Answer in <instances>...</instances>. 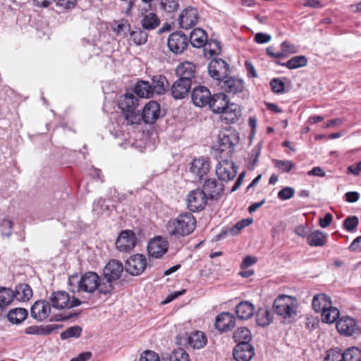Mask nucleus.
Returning a JSON list of instances; mask_svg holds the SVG:
<instances>
[{
    "label": "nucleus",
    "instance_id": "obj_23",
    "mask_svg": "<svg viewBox=\"0 0 361 361\" xmlns=\"http://www.w3.org/2000/svg\"><path fill=\"white\" fill-rule=\"evenodd\" d=\"M209 161L204 157H200L192 161L190 171L196 178L201 180L209 172Z\"/></svg>",
    "mask_w": 361,
    "mask_h": 361
},
{
    "label": "nucleus",
    "instance_id": "obj_62",
    "mask_svg": "<svg viewBox=\"0 0 361 361\" xmlns=\"http://www.w3.org/2000/svg\"><path fill=\"white\" fill-rule=\"evenodd\" d=\"M271 39V37L270 35L263 33V32H258L255 36V40L259 44H264L267 42H269Z\"/></svg>",
    "mask_w": 361,
    "mask_h": 361
},
{
    "label": "nucleus",
    "instance_id": "obj_31",
    "mask_svg": "<svg viewBox=\"0 0 361 361\" xmlns=\"http://www.w3.org/2000/svg\"><path fill=\"white\" fill-rule=\"evenodd\" d=\"M63 327L61 324H49L47 326H30L25 329V333L29 335H49Z\"/></svg>",
    "mask_w": 361,
    "mask_h": 361
},
{
    "label": "nucleus",
    "instance_id": "obj_53",
    "mask_svg": "<svg viewBox=\"0 0 361 361\" xmlns=\"http://www.w3.org/2000/svg\"><path fill=\"white\" fill-rule=\"evenodd\" d=\"M161 8L167 13H173L178 9V0H161Z\"/></svg>",
    "mask_w": 361,
    "mask_h": 361
},
{
    "label": "nucleus",
    "instance_id": "obj_16",
    "mask_svg": "<svg viewBox=\"0 0 361 361\" xmlns=\"http://www.w3.org/2000/svg\"><path fill=\"white\" fill-rule=\"evenodd\" d=\"M199 19L197 10L192 6L183 9L178 18V23L181 28L189 30L196 25Z\"/></svg>",
    "mask_w": 361,
    "mask_h": 361
},
{
    "label": "nucleus",
    "instance_id": "obj_4",
    "mask_svg": "<svg viewBox=\"0 0 361 361\" xmlns=\"http://www.w3.org/2000/svg\"><path fill=\"white\" fill-rule=\"evenodd\" d=\"M297 309V300L293 297L286 295L278 296L273 303L274 312L289 322L295 319Z\"/></svg>",
    "mask_w": 361,
    "mask_h": 361
},
{
    "label": "nucleus",
    "instance_id": "obj_42",
    "mask_svg": "<svg viewBox=\"0 0 361 361\" xmlns=\"http://www.w3.org/2000/svg\"><path fill=\"white\" fill-rule=\"evenodd\" d=\"M339 314V310L331 304L330 307H327L322 312V320L325 323L331 324L338 319Z\"/></svg>",
    "mask_w": 361,
    "mask_h": 361
},
{
    "label": "nucleus",
    "instance_id": "obj_10",
    "mask_svg": "<svg viewBox=\"0 0 361 361\" xmlns=\"http://www.w3.org/2000/svg\"><path fill=\"white\" fill-rule=\"evenodd\" d=\"M207 199V195L202 190H193L188 195L187 207L190 211L200 212L205 207Z\"/></svg>",
    "mask_w": 361,
    "mask_h": 361
},
{
    "label": "nucleus",
    "instance_id": "obj_36",
    "mask_svg": "<svg viewBox=\"0 0 361 361\" xmlns=\"http://www.w3.org/2000/svg\"><path fill=\"white\" fill-rule=\"evenodd\" d=\"M151 85L153 93L162 94L169 86V83L164 75H157L152 77Z\"/></svg>",
    "mask_w": 361,
    "mask_h": 361
},
{
    "label": "nucleus",
    "instance_id": "obj_44",
    "mask_svg": "<svg viewBox=\"0 0 361 361\" xmlns=\"http://www.w3.org/2000/svg\"><path fill=\"white\" fill-rule=\"evenodd\" d=\"M307 64V59L305 56H295L288 61L284 65L288 69H296L306 66Z\"/></svg>",
    "mask_w": 361,
    "mask_h": 361
},
{
    "label": "nucleus",
    "instance_id": "obj_40",
    "mask_svg": "<svg viewBox=\"0 0 361 361\" xmlns=\"http://www.w3.org/2000/svg\"><path fill=\"white\" fill-rule=\"evenodd\" d=\"M130 40L135 45L140 46L145 44L147 42L148 35L147 32L140 27H135L134 30L129 32Z\"/></svg>",
    "mask_w": 361,
    "mask_h": 361
},
{
    "label": "nucleus",
    "instance_id": "obj_55",
    "mask_svg": "<svg viewBox=\"0 0 361 361\" xmlns=\"http://www.w3.org/2000/svg\"><path fill=\"white\" fill-rule=\"evenodd\" d=\"M359 224V219L356 216H349L343 221V226L348 231H354Z\"/></svg>",
    "mask_w": 361,
    "mask_h": 361
},
{
    "label": "nucleus",
    "instance_id": "obj_29",
    "mask_svg": "<svg viewBox=\"0 0 361 361\" xmlns=\"http://www.w3.org/2000/svg\"><path fill=\"white\" fill-rule=\"evenodd\" d=\"M255 311L254 305L247 300L241 301L235 307V314L241 320L250 319L254 315Z\"/></svg>",
    "mask_w": 361,
    "mask_h": 361
},
{
    "label": "nucleus",
    "instance_id": "obj_32",
    "mask_svg": "<svg viewBox=\"0 0 361 361\" xmlns=\"http://www.w3.org/2000/svg\"><path fill=\"white\" fill-rule=\"evenodd\" d=\"M207 39V35L203 29L195 28L191 32L188 40L192 47L201 48L206 45Z\"/></svg>",
    "mask_w": 361,
    "mask_h": 361
},
{
    "label": "nucleus",
    "instance_id": "obj_35",
    "mask_svg": "<svg viewBox=\"0 0 361 361\" xmlns=\"http://www.w3.org/2000/svg\"><path fill=\"white\" fill-rule=\"evenodd\" d=\"M188 341L192 348L201 349L206 345L207 338L202 331H195L189 335Z\"/></svg>",
    "mask_w": 361,
    "mask_h": 361
},
{
    "label": "nucleus",
    "instance_id": "obj_50",
    "mask_svg": "<svg viewBox=\"0 0 361 361\" xmlns=\"http://www.w3.org/2000/svg\"><path fill=\"white\" fill-rule=\"evenodd\" d=\"M273 161L275 167L278 168L283 173H288L295 166V164L290 160L274 159Z\"/></svg>",
    "mask_w": 361,
    "mask_h": 361
},
{
    "label": "nucleus",
    "instance_id": "obj_47",
    "mask_svg": "<svg viewBox=\"0 0 361 361\" xmlns=\"http://www.w3.org/2000/svg\"><path fill=\"white\" fill-rule=\"evenodd\" d=\"M205 46H207V47L204 48V51L206 52L205 55L208 54L209 56L212 57L219 55L221 52L220 42L216 39H207Z\"/></svg>",
    "mask_w": 361,
    "mask_h": 361
},
{
    "label": "nucleus",
    "instance_id": "obj_58",
    "mask_svg": "<svg viewBox=\"0 0 361 361\" xmlns=\"http://www.w3.org/2000/svg\"><path fill=\"white\" fill-rule=\"evenodd\" d=\"M295 190L292 187H285L280 190L278 192V198L281 200H290L294 196Z\"/></svg>",
    "mask_w": 361,
    "mask_h": 361
},
{
    "label": "nucleus",
    "instance_id": "obj_3",
    "mask_svg": "<svg viewBox=\"0 0 361 361\" xmlns=\"http://www.w3.org/2000/svg\"><path fill=\"white\" fill-rule=\"evenodd\" d=\"M125 267L118 259H111L103 269L102 275V290L104 293H112L114 289V282L119 279L124 271Z\"/></svg>",
    "mask_w": 361,
    "mask_h": 361
},
{
    "label": "nucleus",
    "instance_id": "obj_59",
    "mask_svg": "<svg viewBox=\"0 0 361 361\" xmlns=\"http://www.w3.org/2000/svg\"><path fill=\"white\" fill-rule=\"evenodd\" d=\"M130 25L128 23L127 20L118 23L115 27L113 28L114 32L118 35H126L127 33L130 32Z\"/></svg>",
    "mask_w": 361,
    "mask_h": 361
},
{
    "label": "nucleus",
    "instance_id": "obj_38",
    "mask_svg": "<svg viewBox=\"0 0 361 361\" xmlns=\"http://www.w3.org/2000/svg\"><path fill=\"white\" fill-rule=\"evenodd\" d=\"M328 235L324 232L316 230L310 233L307 237V244L312 247H322L326 244V238Z\"/></svg>",
    "mask_w": 361,
    "mask_h": 361
},
{
    "label": "nucleus",
    "instance_id": "obj_24",
    "mask_svg": "<svg viewBox=\"0 0 361 361\" xmlns=\"http://www.w3.org/2000/svg\"><path fill=\"white\" fill-rule=\"evenodd\" d=\"M195 74V66L192 63L185 61L180 63L176 68V75L178 79L181 80H188V82L192 84V80Z\"/></svg>",
    "mask_w": 361,
    "mask_h": 361
},
{
    "label": "nucleus",
    "instance_id": "obj_2",
    "mask_svg": "<svg viewBox=\"0 0 361 361\" xmlns=\"http://www.w3.org/2000/svg\"><path fill=\"white\" fill-rule=\"evenodd\" d=\"M196 227V219L190 212L179 214L175 219H171L166 225L169 235L177 238L190 235Z\"/></svg>",
    "mask_w": 361,
    "mask_h": 361
},
{
    "label": "nucleus",
    "instance_id": "obj_48",
    "mask_svg": "<svg viewBox=\"0 0 361 361\" xmlns=\"http://www.w3.org/2000/svg\"><path fill=\"white\" fill-rule=\"evenodd\" d=\"M82 332V328L79 326H74L68 328L66 331L61 333V340H66L70 338H78Z\"/></svg>",
    "mask_w": 361,
    "mask_h": 361
},
{
    "label": "nucleus",
    "instance_id": "obj_56",
    "mask_svg": "<svg viewBox=\"0 0 361 361\" xmlns=\"http://www.w3.org/2000/svg\"><path fill=\"white\" fill-rule=\"evenodd\" d=\"M270 86L274 93L281 94L284 92L286 85L281 79L274 78L270 81Z\"/></svg>",
    "mask_w": 361,
    "mask_h": 361
},
{
    "label": "nucleus",
    "instance_id": "obj_21",
    "mask_svg": "<svg viewBox=\"0 0 361 361\" xmlns=\"http://www.w3.org/2000/svg\"><path fill=\"white\" fill-rule=\"evenodd\" d=\"M235 325V318L230 312H223L218 314L215 320L216 328L221 331L226 332L232 330Z\"/></svg>",
    "mask_w": 361,
    "mask_h": 361
},
{
    "label": "nucleus",
    "instance_id": "obj_43",
    "mask_svg": "<svg viewBox=\"0 0 361 361\" xmlns=\"http://www.w3.org/2000/svg\"><path fill=\"white\" fill-rule=\"evenodd\" d=\"M15 298L14 292L8 288H0V306L7 307Z\"/></svg>",
    "mask_w": 361,
    "mask_h": 361
},
{
    "label": "nucleus",
    "instance_id": "obj_7",
    "mask_svg": "<svg viewBox=\"0 0 361 361\" xmlns=\"http://www.w3.org/2000/svg\"><path fill=\"white\" fill-rule=\"evenodd\" d=\"M216 174L221 181L228 182L233 179L237 174L235 163L228 158H221L216 166Z\"/></svg>",
    "mask_w": 361,
    "mask_h": 361
},
{
    "label": "nucleus",
    "instance_id": "obj_51",
    "mask_svg": "<svg viewBox=\"0 0 361 361\" xmlns=\"http://www.w3.org/2000/svg\"><path fill=\"white\" fill-rule=\"evenodd\" d=\"M190 357L187 352L181 348L175 349L171 356L170 361H189Z\"/></svg>",
    "mask_w": 361,
    "mask_h": 361
},
{
    "label": "nucleus",
    "instance_id": "obj_39",
    "mask_svg": "<svg viewBox=\"0 0 361 361\" xmlns=\"http://www.w3.org/2000/svg\"><path fill=\"white\" fill-rule=\"evenodd\" d=\"M27 315L28 312L26 309L19 307L11 310L7 314V317L11 323L19 324L27 318Z\"/></svg>",
    "mask_w": 361,
    "mask_h": 361
},
{
    "label": "nucleus",
    "instance_id": "obj_41",
    "mask_svg": "<svg viewBox=\"0 0 361 361\" xmlns=\"http://www.w3.org/2000/svg\"><path fill=\"white\" fill-rule=\"evenodd\" d=\"M14 294L16 300L26 301L32 296V290L27 284H20L16 287Z\"/></svg>",
    "mask_w": 361,
    "mask_h": 361
},
{
    "label": "nucleus",
    "instance_id": "obj_19",
    "mask_svg": "<svg viewBox=\"0 0 361 361\" xmlns=\"http://www.w3.org/2000/svg\"><path fill=\"white\" fill-rule=\"evenodd\" d=\"M202 190L208 198L219 199L224 193V185L215 178H209L204 183Z\"/></svg>",
    "mask_w": 361,
    "mask_h": 361
},
{
    "label": "nucleus",
    "instance_id": "obj_63",
    "mask_svg": "<svg viewBox=\"0 0 361 361\" xmlns=\"http://www.w3.org/2000/svg\"><path fill=\"white\" fill-rule=\"evenodd\" d=\"M281 49L284 50L288 54H295L298 52V48L294 44H290L288 42L284 41L281 44Z\"/></svg>",
    "mask_w": 361,
    "mask_h": 361
},
{
    "label": "nucleus",
    "instance_id": "obj_30",
    "mask_svg": "<svg viewBox=\"0 0 361 361\" xmlns=\"http://www.w3.org/2000/svg\"><path fill=\"white\" fill-rule=\"evenodd\" d=\"M221 87L224 90L227 92L237 94L243 92L244 89V82L242 79L228 76L227 78L223 80Z\"/></svg>",
    "mask_w": 361,
    "mask_h": 361
},
{
    "label": "nucleus",
    "instance_id": "obj_13",
    "mask_svg": "<svg viewBox=\"0 0 361 361\" xmlns=\"http://www.w3.org/2000/svg\"><path fill=\"white\" fill-rule=\"evenodd\" d=\"M237 137L234 134L219 135L217 151L221 158H231L235 150V142Z\"/></svg>",
    "mask_w": 361,
    "mask_h": 361
},
{
    "label": "nucleus",
    "instance_id": "obj_12",
    "mask_svg": "<svg viewBox=\"0 0 361 361\" xmlns=\"http://www.w3.org/2000/svg\"><path fill=\"white\" fill-rule=\"evenodd\" d=\"M188 42L187 35L181 31L174 32L168 37V47L176 54L183 53L187 48Z\"/></svg>",
    "mask_w": 361,
    "mask_h": 361
},
{
    "label": "nucleus",
    "instance_id": "obj_27",
    "mask_svg": "<svg viewBox=\"0 0 361 361\" xmlns=\"http://www.w3.org/2000/svg\"><path fill=\"white\" fill-rule=\"evenodd\" d=\"M221 121L226 124L235 123L241 116V110L235 104H231L221 113Z\"/></svg>",
    "mask_w": 361,
    "mask_h": 361
},
{
    "label": "nucleus",
    "instance_id": "obj_15",
    "mask_svg": "<svg viewBox=\"0 0 361 361\" xmlns=\"http://www.w3.org/2000/svg\"><path fill=\"white\" fill-rule=\"evenodd\" d=\"M161 116V108L159 104L154 100L149 101L145 104L140 114L141 121L145 123L153 124Z\"/></svg>",
    "mask_w": 361,
    "mask_h": 361
},
{
    "label": "nucleus",
    "instance_id": "obj_37",
    "mask_svg": "<svg viewBox=\"0 0 361 361\" xmlns=\"http://www.w3.org/2000/svg\"><path fill=\"white\" fill-rule=\"evenodd\" d=\"M134 92L137 97L141 98H149L154 94L151 84L144 80L137 82L135 85Z\"/></svg>",
    "mask_w": 361,
    "mask_h": 361
},
{
    "label": "nucleus",
    "instance_id": "obj_17",
    "mask_svg": "<svg viewBox=\"0 0 361 361\" xmlns=\"http://www.w3.org/2000/svg\"><path fill=\"white\" fill-rule=\"evenodd\" d=\"M212 97L209 90L201 85L195 87L191 94L192 103L198 107L209 106Z\"/></svg>",
    "mask_w": 361,
    "mask_h": 361
},
{
    "label": "nucleus",
    "instance_id": "obj_14",
    "mask_svg": "<svg viewBox=\"0 0 361 361\" xmlns=\"http://www.w3.org/2000/svg\"><path fill=\"white\" fill-rule=\"evenodd\" d=\"M336 329L341 335L345 336L361 334V329L350 317H341L336 322Z\"/></svg>",
    "mask_w": 361,
    "mask_h": 361
},
{
    "label": "nucleus",
    "instance_id": "obj_18",
    "mask_svg": "<svg viewBox=\"0 0 361 361\" xmlns=\"http://www.w3.org/2000/svg\"><path fill=\"white\" fill-rule=\"evenodd\" d=\"M233 355L236 361H250L255 355V348L248 342H240L233 349Z\"/></svg>",
    "mask_w": 361,
    "mask_h": 361
},
{
    "label": "nucleus",
    "instance_id": "obj_60",
    "mask_svg": "<svg viewBox=\"0 0 361 361\" xmlns=\"http://www.w3.org/2000/svg\"><path fill=\"white\" fill-rule=\"evenodd\" d=\"M140 361H160L159 355L152 350L143 352L140 357Z\"/></svg>",
    "mask_w": 361,
    "mask_h": 361
},
{
    "label": "nucleus",
    "instance_id": "obj_45",
    "mask_svg": "<svg viewBox=\"0 0 361 361\" xmlns=\"http://www.w3.org/2000/svg\"><path fill=\"white\" fill-rule=\"evenodd\" d=\"M343 361H361V350L357 347H350L343 352Z\"/></svg>",
    "mask_w": 361,
    "mask_h": 361
},
{
    "label": "nucleus",
    "instance_id": "obj_6",
    "mask_svg": "<svg viewBox=\"0 0 361 361\" xmlns=\"http://www.w3.org/2000/svg\"><path fill=\"white\" fill-rule=\"evenodd\" d=\"M51 306L57 310L71 309L72 307H78L82 304L80 300L73 297L71 300L69 294L63 290L54 292L50 298Z\"/></svg>",
    "mask_w": 361,
    "mask_h": 361
},
{
    "label": "nucleus",
    "instance_id": "obj_20",
    "mask_svg": "<svg viewBox=\"0 0 361 361\" xmlns=\"http://www.w3.org/2000/svg\"><path fill=\"white\" fill-rule=\"evenodd\" d=\"M168 242L161 237L150 240L147 245L149 255L155 258L162 257L168 250Z\"/></svg>",
    "mask_w": 361,
    "mask_h": 361
},
{
    "label": "nucleus",
    "instance_id": "obj_1",
    "mask_svg": "<svg viewBox=\"0 0 361 361\" xmlns=\"http://www.w3.org/2000/svg\"><path fill=\"white\" fill-rule=\"evenodd\" d=\"M77 274L71 276L68 279L70 291L73 293L85 292L90 294L94 293L96 290L99 294L107 295L109 293H104L102 290V278L95 271H87L81 276L78 280Z\"/></svg>",
    "mask_w": 361,
    "mask_h": 361
},
{
    "label": "nucleus",
    "instance_id": "obj_54",
    "mask_svg": "<svg viewBox=\"0 0 361 361\" xmlns=\"http://www.w3.org/2000/svg\"><path fill=\"white\" fill-rule=\"evenodd\" d=\"M262 151V143L259 142L254 148L251 150L249 155V164L252 168L257 164L258 159L261 154Z\"/></svg>",
    "mask_w": 361,
    "mask_h": 361
},
{
    "label": "nucleus",
    "instance_id": "obj_28",
    "mask_svg": "<svg viewBox=\"0 0 361 361\" xmlns=\"http://www.w3.org/2000/svg\"><path fill=\"white\" fill-rule=\"evenodd\" d=\"M146 13V9L141 10L140 14L142 18L141 19L140 23L142 29L149 31L158 27L160 25V20L157 15L154 13H149L148 14Z\"/></svg>",
    "mask_w": 361,
    "mask_h": 361
},
{
    "label": "nucleus",
    "instance_id": "obj_34",
    "mask_svg": "<svg viewBox=\"0 0 361 361\" xmlns=\"http://www.w3.org/2000/svg\"><path fill=\"white\" fill-rule=\"evenodd\" d=\"M332 304L329 296L324 293L317 294L312 299V308L316 312H322Z\"/></svg>",
    "mask_w": 361,
    "mask_h": 361
},
{
    "label": "nucleus",
    "instance_id": "obj_11",
    "mask_svg": "<svg viewBox=\"0 0 361 361\" xmlns=\"http://www.w3.org/2000/svg\"><path fill=\"white\" fill-rule=\"evenodd\" d=\"M137 236L131 230H123L116 241V248L121 252H130L137 244Z\"/></svg>",
    "mask_w": 361,
    "mask_h": 361
},
{
    "label": "nucleus",
    "instance_id": "obj_9",
    "mask_svg": "<svg viewBox=\"0 0 361 361\" xmlns=\"http://www.w3.org/2000/svg\"><path fill=\"white\" fill-rule=\"evenodd\" d=\"M147 264L146 257L142 254H136L126 260L125 269L132 276H139L145 270Z\"/></svg>",
    "mask_w": 361,
    "mask_h": 361
},
{
    "label": "nucleus",
    "instance_id": "obj_46",
    "mask_svg": "<svg viewBox=\"0 0 361 361\" xmlns=\"http://www.w3.org/2000/svg\"><path fill=\"white\" fill-rule=\"evenodd\" d=\"M233 339L235 342H244L249 341L251 339V333L250 330L246 327H240L238 328L233 333Z\"/></svg>",
    "mask_w": 361,
    "mask_h": 361
},
{
    "label": "nucleus",
    "instance_id": "obj_49",
    "mask_svg": "<svg viewBox=\"0 0 361 361\" xmlns=\"http://www.w3.org/2000/svg\"><path fill=\"white\" fill-rule=\"evenodd\" d=\"M324 361H343V352L338 348H331L326 351Z\"/></svg>",
    "mask_w": 361,
    "mask_h": 361
},
{
    "label": "nucleus",
    "instance_id": "obj_64",
    "mask_svg": "<svg viewBox=\"0 0 361 361\" xmlns=\"http://www.w3.org/2000/svg\"><path fill=\"white\" fill-rule=\"evenodd\" d=\"M351 251H361V235L355 238L349 246Z\"/></svg>",
    "mask_w": 361,
    "mask_h": 361
},
{
    "label": "nucleus",
    "instance_id": "obj_22",
    "mask_svg": "<svg viewBox=\"0 0 361 361\" xmlns=\"http://www.w3.org/2000/svg\"><path fill=\"white\" fill-rule=\"evenodd\" d=\"M50 310V305L48 302L38 300L31 307V317L39 322H42L49 317Z\"/></svg>",
    "mask_w": 361,
    "mask_h": 361
},
{
    "label": "nucleus",
    "instance_id": "obj_52",
    "mask_svg": "<svg viewBox=\"0 0 361 361\" xmlns=\"http://www.w3.org/2000/svg\"><path fill=\"white\" fill-rule=\"evenodd\" d=\"M253 222L252 218L243 219L238 221L231 229L230 233L232 235H236L239 233L240 230L245 227L250 225Z\"/></svg>",
    "mask_w": 361,
    "mask_h": 361
},
{
    "label": "nucleus",
    "instance_id": "obj_57",
    "mask_svg": "<svg viewBox=\"0 0 361 361\" xmlns=\"http://www.w3.org/2000/svg\"><path fill=\"white\" fill-rule=\"evenodd\" d=\"M13 222L8 219H4L0 224V230L3 235L9 237L12 234Z\"/></svg>",
    "mask_w": 361,
    "mask_h": 361
},
{
    "label": "nucleus",
    "instance_id": "obj_5",
    "mask_svg": "<svg viewBox=\"0 0 361 361\" xmlns=\"http://www.w3.org/2000/svg\"><path fill=\"white\" fill-rule=\"evenodd\" d=\"M119 108L130 125H138L141 123L140 114L136 109L138 106V99L132 93H126L119 102Z\"/></svg>",
    "mask_w": 361,
    "mask_h": 361
},
{
    "label": "nucleus",
    "instance_id": "obj_61",
    "mask_svg": "<svg viewBox=\"0 0 361 361\" xmlns=\"http://www.w3.org/2000/svg\"><path fill=\"white\" fill-rule=\"evenodd\" d=\"M56 3L57 6L65 9H72L75 8L77 0H56Z\"/></svg>",
    "mask_w": 361,
    "mask_h": 361
},
{
    "label": "nucleus",
    "instance_id": "obj_25",
    "mask_svg": "<svg viewBox=\"0 0 361 361\" xmlns=\"http://www.w3.org/2000/svg\"><path fill=\"white\" fill-rule=\"evenodd\" d=\"M230 104L228 96L225 93L219 92L212 95L209 107L214 113L220 114Z\"/></svg>",
    "mask_w": 361,
    "mask_h": 361
},
{
    "label": "nucleus",
    "instance_id": "obj_26",
    "mask_svg": "<svg viewBox=\"0 0 361 361\" xmlns=\"http://www.w3.org/2000/svg\"><path fill=\"white\" fill-rule=\"evenodd\" d=\"M192 84L188 82V80H176L171 87V96L176 99L185 98L191 89Z\"/></svg>",
    "mask_w": 361,
    "mask_h": 361
},
{
    "label": "nucleus",
    "instance_id": "obj_8",
    "mask_svg": "<svg viewBox=\"0 0 361 361\" xmlns=\"http://www.w3.org/2000/svg\"><path fill=\"white\" fill-rule=\"evenodd\" d=\"M209 75L214 80H223L230 73L229 65L221 59H213L208 64Z\"/></svg>",
    "mask_w": 361,
    "mask_h": 361
},
{
    "label": "nucleus",
    "instance_id": "obj_33",
    "mask_svg": "<svg viewBox=\"0 0 361 361\" xmlns=\"http://www.w3.org/2000/svg\"><path fill=\"white\" fill-rule=\"evenodd\" d=\"M274 319V314L267 306H263L258 309L256 313V322L257 325L267 326L269 325Z\"/></svg>",
    "mask_w": 361,
    "mask_h": 361
}]
</instances>
